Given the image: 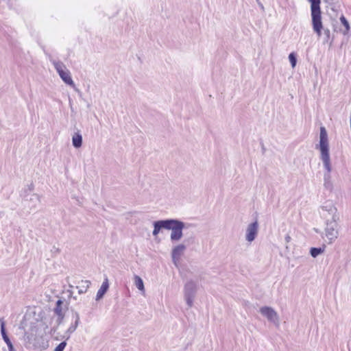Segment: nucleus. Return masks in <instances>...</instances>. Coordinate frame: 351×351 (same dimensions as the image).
<instances>
[{"label":"nucleus","instance_id":"obj_7","mask_svg":"<svg viewBox=\"0 0 351 351\" xmlns=\"http://www.w3.org/2000/svg\"><path fill=\"white\" fill-rule=\"evenodd\" d=\"M259 311L268 319L269 322L274 324H278V315L273 308L268 306H264L260 308Z\"/></svg>","mask_w":351,"mask_h":351},{"label":"nucleus","instance_id":"obj_27","mask_svg":"<svg viewBox=\"0 0 351 351\" xmlns=\"http://www.w3.org/2000/svg\"><path fill=\"white\" fill-rule=\"evenodd\" d=\"M260 8H261L262 9L264 8V7H263V5L262 4L260 5Z\"/></svg>","mask_w":351,"mask_h":351},{"label":"nucleus","instance_id":"obj_1","mask_svg":"<svg viewBox=\"0 0 351 351\" xmlns=\"http://www.w3.org/2000/svg\"><path fill=\"white\" fill-rule=\"evenodd\" d=\"M191 225L186 223L178 219H165L154 221L153 222L154 230L152 234L156 237L161 230H171L170 239L172 242L180 241L183 237V230L188 228Z\"/></svg>","mask_w":351,"mask_h":351},{"label":"nucleus","instance_id":"obj_20","mask_svg":"<svg viewBox=\"0 0 351 351\" xmlns=\"http://www.w3.org/2000/svg\"><path fill=\"white\" fill-rule=\"evenodd\" d=\"M63 301L60 299L58 300L56 302V306L53 308L54 313L57 315L64 314L62 311Z\"/></svg>","mask_w":351,"mask_h":351},{"label":"nucleus","instance_id":"obj_9","mask_svg":"<svg viewBox=\"0 0 351 351\" xmlns=\"http://www.w3.org/2000/svg\"><path fill=\"white\" fill-rule=\"evenodd\" d=\"M0 330L2 339L7 344L9 351H16L11 339H10L6 328H5V322L3 320V318H0Z\"/></svg>","mask_w":351,"mask_h":351},{"label":"nucleus","instance_id":"obj_25","mask_svg":"<svg viewBox=\"0 0 351 351\" xmlns=\"http://www.w3.org/2000/svg\"><path fill=\"white\" fill-rule=\"evenodd\" d=\"M66 346V341H63L60 342L54 349L53 351H64L65 347Z\"/></svg>","mask_w":351,"mask_h":351},{"label":"nucleus","instance_id":"obj_18","mask_svg":"<svg viewBox=\"0 0 351 351\" xmlns=\"http://www.w3.org/2000/svg\"><path fill=\"white\" fill-rule=\"evenodd\" d=\"M325 248V245H323L322 246L318 247H312L310 248L309 254L313 258H316L324 252Z\"/></svg>","mask_w":351,"mask_h":351},{"label":"nucleus","instance_id":"obj_14","mask_svg":"<svg viewBox=\"0 0 351 351\" xmlns=\"http://www.w3.org/2000/svg\"><path fill=\"white\" fill-rule=\"evenodd\" d=\"M34 189V185L33 183L27 185V187L24 188L21 192V197L23 200H29V197L32 195V192Z\"/></svg>","mask_w":351,"mask_h":351},{"label":"nucleus","instance_id":"obj_26","mask_svg":"<svg viewBox=\"0 0 351 351\" xmlns=\"http://www.w3.org/2000/svg\"><path fill=\"white\" fill-rule=\"evenodd\" d=\"M285 240L286 243H289L291 240V238L289 234H287L285 236Z\"/></svg>","mask_w":351,"mask_h":351},{"label":"nucleus","instance_id":"obj_10","mask_svg":"<svg viewBox=\"0 0 351 351\" xmlns=\"http://www.w3.org/2000/svg\"><path fill=\"white\" fill-rule=\"evenodd\" d=\"M72 319L73 322L71 326L69 327L68 330L66 332V334L68 335L67 339L70 337V335L74 332L77 328L79 324L80 323V314L78 312L72 310Z\"/></svg>","mask_w":351,"mask_h":351},{"label":"nucleus","instance_id":"obj_4","mask_svg":"<svg viewBox=\"0 0 351 351\" xmlns=\"http://www.w3.org/2000/svg\"><path fill=\"white\" fill-rule=\"evenodd\" d=\"M339 219V215H335L331 219H326L325 221V236L329 241V243H332L339 236V224L337 221Z\"/></svg>","mask_w":351,"mask_h":351},{"label":"nucleus","instance_id":"obj_24","mask_svg":"<svg viewBox=\"0 0 351 351\" xmlns=\"http://www.w3.org/2000/svg\"><path fill=\"white\" fill-rule=\"evenodd\" d=\"M24 339L27 343H32V341L34 339V335L25 332L24 335Z\"/></svg>","mask_w":351,"mask_h":351},{"label":"nucleus","instance_id":"obj_3","mask_svg":"<svg viewBox=\"0 0 351 351\" xmlns=\"http://www.w3.org/2000/svg\"><path fill=\"white\" fill-rule=\"evenodd\" d=\"M311 3V23L313 32L320 37L323 31V42L328 43L330 40V31L324 28L321 11V0H308Z\"/></svg>","mask_w":351,"mask_h":351},{"label":"nucleus","instance_id":"obj_6","mask_svg":"<svg viewBox=\"0 0 351 351\" xmlns=\"http://www.w3.org/2000/svg\"><path fill=\"white\" fill-rule=\"evenodd\" d=\"M53 64L54 65V67L59 74L60 78L67 85L71 86L73 88L75 89V84L72 80V77L71 76L70 72L68 70H64L65 66L64 64L60 62V61H53Z\"/></svg>","mask_w":351,"mask_h":351},{"label":"nucleus","instance_id":"obj_11","mask_svg":"<svg viewBox=\"0 0 351 351\" xmlns=\"http://www.w3.org/2000/svg\"><path fill=\"white\" fill-rule=\"evenodd\" d=\"M186 247L183 243L175 246L171 251V258L174 263L180 258L183 252L186 250Z\"/></svg>","mask_w":351,"mask_h":351},{"label":"nucleus","instance_id":"obj_13","mask_svg":"<svg viewBox=\"0 0 351 351\" xmlns=\"http://www.w3.org/2000/svg\"><path fill=\"white\" fill-rule=\"evenodd\" d=\"M108 289H109V282H108V279L106 278L104 280V282H102V284H101L100 288L99 289V290L97 291L95 300L97 301H99L101 298H103L104 295L108 291Z\"/></svg>","mask_w":351,"mask_h":351},{"label":"nucleus","instance_id":"obj_5","mask_svg":"<svg viewBox=\"0 0 351 351\" xmlns=\"http://www.w3.org/2000/svg\"><path fill=\"white\" fill-rule=\"evenodd\" d=\"M197 291V283L193 280H188L184 286V295L186 303L189 307H191L193 304V300Z\"/></svg>","mask_w":351,"mask_h":351},{"label":"nucleus","instance_id":"obj_8","mask_svg":"<svg viewBox=\"0 0 351 351\" xmlns=\"http://www.w3.org/2000/svg\"><path fill=\"white\" fill-rule=\"evenodd\" d=\"M258 232V223L257 220L250 223L246 230L245 239L251 243L254 241L257 237Z\"/></svg>","mask_w":351,"mask_h":351},{"label":"nucleus","instance_id":"obj_16","mask_svg":"<svg viewBox=\"0 0 351 351\" xmlns=\"http://www.w3.org/2000/svg\"><path fill=\"white\" fill-rule=\"evenodd\" d=\"M82 136L80 132H77L72 137V144L75 148H80L82 145Z\"/></svg>","mask_w":351,"mask_h":351},{"label":"nucleus","instance_id":"obj_15","mask_svg":"<svg viewBox=\"0 0 351 351\" xmlns=\"http://www.w3.org/2000/svg\"><path fill=\"white\" fill-rule=\"evenodd\" d=\"M91 285V282L90 280H81V282H79V285L76 287V288L78 289V293L82 294L85 293L88 289L89 288L90 285Z\"/></svg>","mask_w":351,"mask_h":351},{"label":"nucleus","instance_id":"obj_2","mask_svg":"<svg viewBox=\"0 0 351 351\" xmlns=\"http://www.w3.org/2000/svg\"><path fill=\"white\" fill-rule=\"evenodd\" d=\"M316 149L320 151V158L326 171L324 175V185L326 189L331 191L332 188V184L330 182L332 166L330 163L328 133L324 126L320 128L319 143V145H316Z\"/></svg>","mask_w":351,"mask_h":351},{"label":"nucleus","instance_id":"obj_28","mask_svg":"<svg viewBox=\"0 0 351 351\" xmlns=\"http://www.w3.org/2000/svg\"><path fill=\"white\" fill-rule=\"evenodd\" d=\"M332 43V39L330 41V44L331 45Z\"/></svg>","mask_w":351,"mask_h":351},{"label":"nucleus","instance_id":"obj_22","mask_svg":"<svg viewBox=\"0 0 351 351\" xmlns=\"http://www.w3.org/2000/svg\"><path fill=\"white\" fill-rule=\"evenodd\" d=\"M134 278V284L137 289H139L140 291H144L145 287L143 279L137 275H135Z\"/></svg>","mask_w":351,"mask_h":351},{"label":"nucleus","instance_id":"obj_12","mask_svg":"<svg viewBox=\"0 0 351 351\" xmlns=\"http://www.w3.org/2000/svg\"><path fill=\"white\" fill-rule=\"evenodd\" d=\"M321 209L328 213V215H331V217H335V215H339L337 208L331 202H326L324 205L321 206Z\"/></svg>","mask_w":351,"mask_h":351},{"label":"nucleus","instance_id":"obj_23","mask_svg":"<svg viewBox=\"0 0 351 351\" xmlns=\"http://www.w3.org/2000/svg\"><path fill=\"white\" fill-rule=\"evenodd\" d=\"M57 316H58V318H57V320H56L57 326L52 327L50 329V334L51 335H53L55 333V332L56 331V330L58 328V326L62 323V321H63V319L64 318V314L57 315Z\"/></svg>","mask_w":351,"mask_h":351},{"label":"nucleus","instance_id":"obj_17","mask_svg":"<svg viewBox=\"0 0 351 351\" xmlns=\"http://www.w3.org/2000/svg\"><path fill=\"white\" fill-rule=\"evenodd\" d=\"M339 20H340V22H341V25L344 27L343 30H341L342 32V34L344 36H346V35L349 34V32H350V23H349L348 21L345 17V16L343 15V14L340 16Z\"/></svg>","mask_w":351,"mask_h":351},{"label":"nucleus","instance_id":"obj_21","mask_svg":"<svg viewBox=\"0 0 351 351\" xmlns=\"http://www.w3.org/2000/svg\"><path fill=\"white\" fill-rule=\"evenodd\" d=\"M298 56L297 53L294 51L291 52L289 54V60L291 64V66L293 69H294L296 66L297 62H298Z\"/></svg>","mask_w":351,"mask_h":351},{"label":"nucleus","instance_id":"obj_19","mask_svg":"<svg viewBox=\"0 0 351 351\" xmlns=\"http://www.w3.org/2000/svg\"><path fill=\"white\" fill-rule=\"evenodd\" d=\"M25 202H29L32 204L29 206L31 208L36 207V204H38L40 201V196L36 193H32L30 197H29V200H24Z\"/></svg>","mask_w":351,"mask_h":351}]
</instances>
